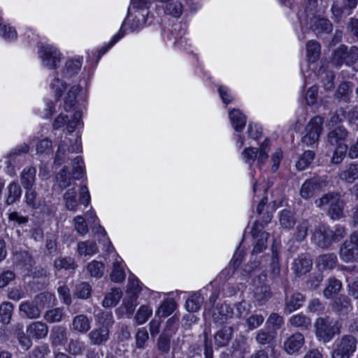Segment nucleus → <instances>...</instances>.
<instances>
[{
	"instance_id": "nucleus-1",
	"label": "nucleus",
	"mask_w": 358,
	"mask_h": 358,
	"mask_svg": "<svg viewBox=\"0 0 358 358\" xmlns=\"http://www.w3.org/2000/svg\"><path fill=\"white\" fill-rule=\"evenodd\" d=\"M346 229L343 226L337 224L331 228L321 224L311 231V242L322 249H328L334 243L340 242L346 236Z\"/></svg>"
},
{
	"instance_id": "nucleus-2",
	"label": "nucleus",
	"mask_w": 358,
	"mask_h": 358,
	"mask_svg": "<svg viewBox=\"0 0 358 358\" xmlns=\"http://www.w3.org/2000/svg\"><path fill=\"white\" fill-rule=\"evenodd\" d=\"M341 326L338 321H334L327 315L316 318L313 324L315 336L323 344L329 343L336 336L339 335Z\"/></svg>"
},
{
	"instance_id": "nucleus-3",
	"label": "nucleus",
	"mask_w": 358,
	"mask_h": 358,
	"mask_svg": "<svg viewBox=\"0 0 358 358\" xmlns=\"http://www.w3.org/2000/svg\"><path fill=\"white\" fill-rule=\"evenodd\" d=\"M315 204L320 208L329 205L327 215L331 220H338L344 217V201L338 192H331L324 194L315 201Z\"/></svg>"
},
{
	"instance_id": "nucleus-4",
	"label": "nucleus",
	"mask_w": 358,
	"mask_h": 358,
	"mask_svg": "<svg viewBox=\"0 0 358 358\" xmlns=\"http://www.w3.org/2000/svg\"><path fill=\"white\" fill-rule=\"evenodd\" d=\"M324 118L321 116L313 117L305 127L301 143L307 147L317 146L323 130Z\"/></svg>"
},
{
	"instance_id": "nucleus-5",
	"label": "nucleus",
	"mask_w": 358,
	"mask_h": 358,
	"mask_svg": "<svg viewBox=\"0 0 358 358\" xmlns=\"http://www.w3.org/2000/svg\"><path fill=\"white\" fill-rule=\"evenodd\" d=\"M358 0H333L331 8V19L334 23H341L350 15L357 7Z\"/></svg>"
},
{
	"instance_id": "nucleus-6",
	"label": "nucleus",
	"mask_w": 358,
	"mask_h": 358,
	"mask_svg": "<svg viewBox=\"0 0 358 358\" xmlns=\"http://www.w3.org/2000/svg\"><path fill=\"white\" fill-rule=\"evenodd\" d=\"M357 341L352 335H344L335 342L331 358H351L357 350Z\"/></svg>"
},
{
	"instance_id": "nucleus-7",
	"label": "nucleus",
	"mask_w": 358,
	"mask_h": 358,
	"mask_svg": "<svg viewBox=\"0 0 358 358\" xmlns=\"http://www.w3.org/2000/svg\"><path fill=\"white\" fill-rule=\"evenodd\" d=\"M358 61V47L352 45L348 48L345 45H339L332 54L331 62L336 66L343 64L350 66Z\"/></svg>"
},
{
	"instance_id": "nucleus-8",
	"label": "nucleus",
	"mask_w": 358,
	"mask_h": 358,
	"mask_svg": "<svg viewBox=\"0 0 358 358\" xmlns=\"http://www.w3.org/2000/svg\"><path fill=\"white\" fill-rule=\"evenodd\" d=\"M329 183L327 176H314L304 181L301 187L299 194L301 198L308 200L313 197L315 192L323 191Z\"/></svg>"
},
{
	"instance_id": "nucleus-9",
	"label": "nucleus",
	"mask_w": 358,
	"mask_h": 358,
	"mask_svg": "<svg viewBox=\"0 0 358 358\" xmlns=\"http://www.w3.org/2000/svg\"><path fill=\"white\" fill-rule=\"evenodd\" d=\"M45 299L43 293L35 296L31 301H22L19 306V311L22 316L30 320L38 319L41 316L43 306L41 303Z\"/></svg>"
},
{
	"instance_id": "nucleus-10",
	"label": "nucleus",
	"mask_w": 358,
	"mask_h": 358,
	"mask_svg": "<svg viewBox=\"0 0 358 358\" xmlns=\"http://www.w3.org/2000/svg\"><path fill=\"white\" fill-rule=\"evenodd\" d=\"M61 54L54 46L46 44L41 45L38 49V56L43 66L50 69H57L61 62Z\"/></svg>"
},
{
	"instance_id": "nucleus-11",
	"label": "nucleus",
	"mask_w": 358,
	"mask_h": 358,
	"mask_svg": "<svg viewBox=\"0 0 358 358\" xmlns=\"http://www.w3.org/2000/svg\"><path fill=\"white\" fill-rule=\"evenodd\" d=\"M349 137L348 129L343 125H336L330 128L327 134V143L331 146L348 145Z\"/></svg>"
},
{
	"instance_id": "nucleus-12",
	"label": "nucleus",
	"mask_w": 358,
	"mask_h": 358,
	"mask_svg": "<svg viewBox=\"0 0 358 358\" xmlns=\"http://www.w3.org/2000/svg\"><path fill=\"white\" fill-rule=\"evenodd\" d=\"M331 308L339 317H346L353 309L352 300L348 296L341 294L332 301Z\"/></svg>"
},
{
	"instance_id": "nucleus-13",
	"label": "nucleus",
	"mask_w": 358,
	"mask_h": 358,
	"mask_svg": "<svg viewBox=\"0 0 358 358\" xmlns=\"http://www.w3.org/2000/svg\"><path fill=\"white\" fill-rule=\"evenodd\" d=\"M284 287L285 291V312L290 314L301 308L305 301L306 297L298 292H294L289 294V289L287 285Z\"/></svg>"
},
{
	"instance_id": "nucleus-14",
	"label": "nucleus",
	"mask_w": 358,
	"mask_h": 358,
	"mask_svg": "<svg viewBox=\"0 0 358 358\" xmlns=\"http://www.w3.org/2000/svg\"><path fill=\"white\" fill-rule=\"evenodd\" d=\"M265 278V275L262 276L259 275V285H256L254 289V300L259 306L265 305L273 295L270 286L261 282V280H264Z\"/></svg>"
},
{
	"instance_id": "nucleus-15",
	"label": "nucleus",
	"mask_w": 358,
	"mask_h": 358,
	"mask_svg": "<svg viewBox=\"0 0 358 358\" xmlns=\"http://www.w3.org/2000/svg\"><path fill=\"white\" fill-rule=\"evenodd\" d=\"M264 225L256 221L251 230L252 236L257 239L252 253H260L266 248L269 234L264 231Z\"/></svg>"
},
{
	"instance_id": "nucleus-16",
	"label": "nucleus",
	"mask_w": 358,
	"mask_h": 358,
	"mask_svg": "<svg viewBox=\"0 0 358 358\" xmlns=\"http://www.w3.org/2000/svg\"><path fill=\"white\" fill-rule=\"evenodd\" d=\"M309 28L317 35L330 34L333 31V23L330 20L319 15L310 18Z\"/></svg>"
},
{
	"instance_id": "nucleus-17",
	"label": "nucleus",
	"mask_w": 358,
	"mask_h": 358,
	"mask_svg": "<svg viewBox=\"0 0 358 358\" xmlns=\"http://www.w3.org/2000/svg\"><path fill=\"white\" fill-rule=\"evenodd\" d=\"M313 262L310 254L304 253L294 259L292 269L296 276H301L308 273L312 268Z\"/></svg>"
},
{
	"instance_id": "nucleus-18",
	"label": "nucleus",
	"mask_w": 358,
	"mask_h": 358,
	"mask_svg": "<svg viewBox=\"0 0 358 358\" xmlns=\"http://www.w3.org/2000/svg\"><path fill=\"white\" fill-rule=\"evenodd\" d=\"M304 343V336L300 332H296L286 338L283 343V348L287 353L293 355L298 352Z\"/></svg>"
},
{
	"instance_id": "nucleus-19",
	"label": "nucleus",
	"mask_w": 358,
	"mask_h": 358,
	"mask_svg": "<svg viewBox=\"0 0 358 358\" xmlns=\"http://www.w3.org/2000/svg\"><path fill=\"white\" fill-rule=\"evenodd\" d=\"M234 329L231 326H223L214 335L215 345L218 348H224L229 345L234 337Z\"/></svg>"
},
{
	"instance_id": "nucleus-20",
	"label": "nucleus",
	"mask_w": 358,
	"mask_h": 358,
	"mask_svg": "<svg viewBox=\"0 0 358 358\" xmlns=\"http://www.w3.org/2000/svg\"><path fill=\"white\" fill-rule=\"evenodd\" d=\"M48 326L43 322H34L27 327V334L34 339H42L48 334Z\"/></svg>"
},
{
	"instance_id": "nucleus-21",
	"label": "nucleus",
	"mask_w": 358,
	"mask_h": 358,
	"mask_svg": "<svg viewBox=\"0 0 358 358\" xmlns=\"http://www.w3.org/2000/svg\"><path fill=\"white\" fill-rule=\"evenodd\" d=\"M339 255L344 262H353L358 259V248L345 240L340 247Z\"/></svg>"
},
{
	"instance_id": "nucleus-22",
	"label": "nucleus",
	"mask_w": 358,
	"mask_h": 358,
	"mask_svg": "<svg viewBox=\"0 0 358 358\" xmlns=\"http://www.w3.org/2000/svg\"><path fill=\"white\" fill-rule=\"evenodd\" d=\"M234 312L227 303H217L213 313V320L216 322H224L233 317Z\"/></svg>"
},
{
	"instance_id": "nucleus-23",
	"label": "nucleus",
	"mask_w": 358,
	"mask_h": 358,
	"mask_svg": "<svg viewBox=\"0 0 358 358\" xmlns=\"http://www.w3.org/2000/svg\"><path fill=\"white\" fill-rule=\"evenodd\" d=\"M317 76L326 91H331L334 89L336 74L333 71L321 67L318 70Z\"/></svg>"
},
{
	"instance_id": "nucleus-24",
	"label": "nucleus",
	"mask_w": 358,
	"mask_h": 358,
	"mask_svg": "<svg viewBox=\"0 0 358 358\" xmlns=\"http://www.w3.org/2000/svg\"><path fill=\"white\" fill-rule=\"evenodd\" d=\"M352 84L350 82L344 81L341 83L334 94V99L340 102L350 103L352 92Z\"/></svg>"
},
{
	"instance_id": "nucleus-25",
	"label": "nucleus",
	"mask_w": 358,
	"mask_h": 358,
	"mask_svg": "<svg viewBox=\"0 0 358 358\" xmlns=\"http://www.w3.org/2000/svg\"><path fill=\"white\" fill-rule=\"evenodd\" d=\"M88 338L90 343L94 345H101L109 339V330L103 327L92 330Z\"/></svg>"
},
{
	"instance_id": "nucleus-26",
	"label": "nucleus",
	"mask_w": 358,
	"mask_h": 358,
	"mask_svg": "<svg viewBox=\"0 0 358 358\" xmlns=\"http://www.w3.org/2000/svg\"><path fill=\"white\" fill-rule=\"evenodd\" d=\"M50 338L52 345H64L68 340L66 329L62 326L54 327Z\"/></svg>"
},
{
	"instance_id": "nucleus-27",
	"label": "nucleus",
	"mask_w": 358,
	"mask_h": 358,
	"mask_svg": "<svg viewBox=\"0 0 358 358\" xmlns=\"http://www.w3.org/2000/svg\"><path fill=\"white\" fill-rule=\"evenodd\" d=\"M36 169L34 166H28L23 169L20 174V182L25 189L33 187L36 180Z\"/></svg>"
},
{
	"instance_id": "nucleus-28",
	"label": "nucleus",
	"mask_w": 358,
	"mask_h": 358,
	"mask_svg": "<svg viewBox=\"0 0 358 358\" xmlns=\"http://www.w3.org/2000/svg\"><path fill=\"white\" fill-rule=\"evenodd\" d=\"M288 323L294 327L302 331L308 330L311 327L310 318L303 313H298L292 315L288 320Z\"/></svg>"
},
{
	"instance_id": "nucleus-29",
	"label": "nucleus",
	"mask_w": 358,
	"mask_h": 358,
	"mask_svg": "<svg viewBox=\"0 0 358 358\" xmlns=\"http://www.w3.org/2000/svg\"><path fill=\"white\" fill-rule=\"evenodd\" d=\"M229 118L233 127L237 132L241 131L245 126L246 117L238 109H233L229 112Z\"/></svg>"
},
{
	"instance_id": "nucleus-30",
	"label": "nucleus",
	"mask_w": 358,
	"mask_h": 358,
	"mask_svg": "<svg viewBox=\"0 0 358 358\" xmlns=\"http://www.w3.org/2000/svg\"><path fill=\"white\" fill-rule=\"evenodd\" d=\"M29 145L26 143H23L13 149L7 155L8 166H15L16 162L18 161L17 158L27 154L29 152Z\"/></svg>"
},
{
	"instance_id": "nucleus-31",
	"label": "nucleus",
	"mask_w": 358,
	"mask_h": 358,
	"mask_svg": "<svg viewBox=\"0 0 358 358\" xmlns=\"http://www.w3.org/2000/svg\"><path fill=\"white\" fill-rule=\"evenodd\" d=\"M73 329L81 333H87L91 328V322L90 319L85 315H78L73 319Z\"/></svg>"
},
{
	"instance_id": "nucleus-32",
	"label": "nucleus",
	"mask_w": 358,
	"mask_h": 358,
	"mask_svg": "<svg viewBox=\"0 0 358 358\" xmlns=\"http://www.w3.org/2000/svg\"><path fill=\"white\" fill-rule=\"evenodd\" d=\"M321 45L315 40H310L306 43V57L309 62L314 63L320 57Z\"/></svg>"
},
{
	"instance_id": "nucleus-33",
	"label": "nucleus",
	"mask_w": 358,
	"mask_h": 358,
	"mask_svg": "<svg viewBox=\"0 0 358 358\" xmlns=\"http://www.w3.org/2000/svg\"><path fill=\"white\" fill-rule=\"evenodd\" d=\"M54 266L57 270H76L78 268V264L74 258L71 257H59L54 261Z\"/></svg>"
},
{
	"instance_id": "nucleus-34",
	"label": "nucleus",
	"mask_w": 358,
	"mask_h": 358,
	"mask_svg": "<svg viewBox=\"0 0 358 358\" xmlns=\"http://www.w3.org/2000/svg\"><path fill=\"white\" fill-rule=\"evenodd\" d=\"M81 68V63L78 59H69L65 63L62 70L64 78H71L78 73Z\"/></svg>"
},
{
	"instance_id": "nucleus-35",
	"label": "nucleus",
	"mask_w": 358,
	"mask_h": 358,
	"mask_svg": "<svg viewBox=\"0 0 358 358\" xmlns=\"http://www.w3.org/2000/svg\"><path fill=\"white\" fill-rule=\"evenodd\" d=\"M122 296V292L120 288H113L104 297L102 302L103 307L115 306Z\"/></svg>"
},
{
	"instance_id": "nucleus-36",
	"label": "nucleus",
	"mask_w": 358,
	"mask_h": 358,
	"mask_svg": "<svg viewBox=\"0 0 358 358\" xmlns=\"http://www.w3.org/2000/svg\"><path fill=\"white\" fill-rule=\"evenodd\" d=\"M339 178L346 182L352 183L358 179V164H350L346 169L341 171Z\"/></svg>"
},
{
	"instance_id": "nucleus-37",
	"label": "nucleus",
	"mask_w": 358,
	"mask_h": 358,
	"mask_svg": "<svg viewBox=\"0 0 358 358\" xmlns=\"http://www.w3.org/2000/svg\"><path fill=\"white\" fill-rule=\"evenodd\" d=\"M8 196L6 200L7 205H12L18 201L22 194V188L20 185L16 182H12L8 186Z\"/></svg>"
},
{
	"instance_id": "nucleus-38",
	"label": "nucleus",
	"mask_w": 358,
	"mask_h": 358,
	"mask_svg": "<svg viewBox=\"0 0 358 358\" xmlns=\"http://www.w3.org/2000/svg\"><path fill=\"white\" fill-rule=\"evenodd\" d=\"M341 288L342 282L339 280L335 278H330L327 280L326 287L323 291V294L327 299H329L338 294Z\"/></svg>"
},
{
	"instance_id": "nucleus-39",
	"label": "nucleus",
	"mask_w": 358,
	"mask_h": 358,
	"mask_svg": "<svg viewBox=\"0 0 358 358\" xmlns=\"http://www.w3.org/2000/svg\"><path fill=\"white\" fill-rule=\"evenodd\" d=\"M275 335L276 332L275 331L262 329L257 332L255 341L261 345H271L274 341Z\"/></svg>"
},
{
	"instance_id": "nucleus-40",
	"label": "nucleus",
	"mask_w": 358,
	"mask_h": 358,
	"mask_svg": "<svg viewBox=\"0 0 358 358\" xmlns=\"http://www.w3.org/2000/svg\"><path fill=\"white\" fill-rule=\"evenodd\" d=\"M296 217L293 211L283 209L279 215L280 224L285 229H290L296 224Z\"/></svg>"
},
{
	"instance_id": "nucleus-41",
	"label": "nucleus",
	"mask_w": 358,
	"mask_h": 358,
	"mask_svg": "<svg viewBox=\"0 0 358 358\" xmlns=\"http://www.w3.org/2000/svg\"><path fill=\"white\" fill-rule=\"evenodd\" d=\"M317 263L323 269H332L337 263V256L334 253H327L317 257Z\"/></svg>"
},
{
	"instance_id": "nucleus-42",
	"label": "nucleus",
	"mask_w": 358,
	"mask_h": 358,
	"mask_svg": "<svg viewBox=\"0 0 358 358\" xmlns=\"http://www.w3.org/2000/svg\"><path fill=\"white\" fill-rule=\"evenodd\" d=\"M204 301L203 297L199 293L193 294L186 301L185 307L188 312L194 313L198 311Z\"/></svg>"
},
{
	"instance_id": "nucleus-43",
	"label": "nucleus",
	"mask_w": 358,
	"mask_h": 358,
	"mask_svg": "<svg viewBox=\"0 0 358 358\" xmlns=\"http://www.w3.org/2000/svg\"><path fill=\"white\" fill-rule=\"evenodd\" d=\"M77 252L80 255H92L98 252V247L96 243L87 241L78 243Z\"/></svg>"
},
{
	"instance_id": "nucleus-44",
	"label": "nucleus",
	"mask_w": 358,
	"mask_h": 358,
	"mask_svg": "<svg viewBox=\"0 0 358 358\" xmlns=\"http://www.w3.org/2000/svg\"><path fill=\"white\" fill-rule=\"evenodd\" d=\"M315 153L312 150H306L296 162V168L299 171H303L309 166L315 159Z\"/></svg>"
},
{
	"instance_id": "nucleus-45",
	"label": "nucleus",
	"mask_w": 358,
	"mask_h": 358,
	"mask_svg": "<svg viewBox=\"0 0 358 358\" xmlns=\"http://www.w3.org/2000/svg\"><path fill=\"white\" fill-rule=\"evenodd\" d=\"M14 306L10 302L5 301L0 305V317L3 324H8L10 322Z\"/></svg>"
},
{
	"instance_id": "nucleus-46",
	"label": "nucleus",
	"mask_w": 358,
	"mask_h": 358,
	"mask_svg": "<svg viewBox=\"0 0 358 358\" xmlns=\"http://www.w3.org/2000/svg\"><path fill=\"white\" fill-rule=\"evenodd\" d=\"M85 350L84 343L78 338L69 340L66 351L71 355H81Z\"/></svg>"
},
{
	"instance_id": "nucleus-47",
	"label": "nucleus",
	"mask_w": 358,
	"mask_h": 358,
	"mask_svg": "<svg viewBox=\"0 0 358 358\" xmlns=\"http://www.w3.org/2000/svg\"><path fill=\"white\" fill-rule=\"evenodd\" d=\"M87 270L91 277L100 278L104 273L105 266L101 262L93 260L87 264Z\"/></svg>"
},
{
	"instance_id": "nucleus-48",
	"label": "nucleus",
	"mask_w": 358,
	"mask_h": 358,
	"mask_svg": "<svg viewBox=\"0 0 358 358\" xmlns=\"http://www.w3.org/2000/svg\"><path fill=\"white\" fill-rule=\"evenodd\" d=\"M270 277L273 284L285 287L287 280L280 275V266L279 264L270 263Z\"/></svg>"
},
{
	"instance_id": "nucleus-49",
	"label": "nucleus",
	"mask_w": 358,
	"mask_h": 358,
	"mask_svg": "<svg viewBox=\"0 0 358 358\" xmlns=\"http://www.w3.org/2000/svg\"><path fill=\"white\" fill-rule=\"evenodd\" d=\"M80 87L78 85H74L68 92L67 96L64 100V108L66 111L70 110L76 103V97Z\"/></svg>"
},
{
	"instance_id": "nucleus-50",
	"label": "nucleus",
	"mask_w": 358,
	"mask_h": 358,
	"mask_svg": "<svg viewBox=\"0 0 358 358\" xmlns=\"http://www.w3.org/2000/svg\"><path fill=\"white\" fill-rule=\"evenodd\" d=\"M171 334L166 331H164L159 336L157 346L159 351L162 353H168L171 348Z\"/></svg>"
},
{
	"instance_id": "nucleus-51",
	"label": "nucleus",
	"mask_w": 358,
	"mask_h": 358,
	"mask_svg": "<svg viewBox=\"0 0 358 358\" xmlns=\"http://www.w3.org/2000/svg\"><path fill=\"white\" fill-rule=\"evenodd\" d=\"M137 299L136 296H129L128 299H124L123 301L120 310L123 313L126 314L128 317H131L134 314L137 305Z\"/></svg>"
},
{
	"instance_id": "nucleus-52",
	"label": "nucleus",
	"mask_w": 358,
	"mask_h": 358,
	"mask_svg": "<svg viewBox=\"0 0 358 358\" xmlns=\"http://www.w3.org/2000/svg\"><path fill=\"white\" fill-rule=\"evenodd\" d=\"M264 321L262 314L255 313L245 320V326L249 331L254 330L260 327Z\"/></svg>"
},
{
	"instance_id": "nucleus-53",
	"label": "nucleus",
	"mask_w": 358,
	"mask_h": 358,
	"mask_svg": "<svg viewBox=\"0 0 358 358\" xmlns=\"http://www.w3.org/2000/svg\"><path fill=\"white\" fill-rule=\"evenodd\" d=\"M69 167L64 166L56 175V180L59 187L64 189L71 185V177L67 175Z\"/></svg>"
},
{
	"instance_id": "nucleus-54",
	"label": "nucleus",
	"mask_w": 358,
	"mask_h": 358,
	"mask_svg": "<svg viewBox=\"0 0 358 358\" xmlns=\"http://www.w3.org/2000/svg\"><path fill=\"white\" fill-rule=\"evenodd\" d=\"M76 194L77 192L75 188L68 189L64 194L65 206L69 210L75 211L76 210L78 206Z\"/></svg>"
},
{
	"instance_id": "nucleus-55",
	"label": "nucleus",
	"mask_w": 358,
	"mask_h": 358,
	"mask_svg": "<svg viewBox=\"0 0 358 358\" xmlns=\"http://www.w3.org/2000/svg\"><path fill=\"white\" fill-rule=\"evenodd\" d=\"M176 306V304L173 300H166L158 308L156 314L160 317H166L174 311Z\"/></svg>"
},
{
	"instance_id": "nucleus-56",
	"label": "nucleus",
	"mask_w": 358,
	"mask_h": 358,
	"mask_svg": "<svg viewBox=\"0 0 358 358\" xmlns=\"http://www.w3.org/2000/svg\"><path fill=\"white\" fill-rule=\"evenodd\" d=\"M111 280L115 282H121L125 278V273L123 265L121 262H115L113 263V271L110 275Z\"/></svg>"
},
{
	"instance_id": "nucleus-57",
	"label": "nucleus",
	"mask_w": 358,
	"mask_h": 358,
	"mask_svg": "<svg viewBox=\"0 0 358 358\" xmlns=\"http://www.w3.org/2000/svg\"><path fill=\"white\" fill-rule=\"evenodd\" d=\"M152 309L145 305L141 306L136 312L134 317L135 321L138 324H144L152 315Z\"/></svg>"
},
{
	"instance_id": "nucleus-58",
	"label": "nucleus",
	"mask_w": 358,
	"mask_h": 358,
	"mask_svg": "<svg viewBox=\"0 0 358 358\" xmlns=\"http://www.w3.org/2000/svg\"><path fill=\"white\" fill-rule=\"evenodd\" d=\"M92 286L87 282H81L76 286L75 294L82 299H87L91 296Z\"/></svg>"
},
{
	"instance_id": "nucleus-59",
	"label": "nucleus",
	"mask_w": 358,
	"mask_h": 358,
	"mask_svg": "<svg viewBox=\"0 0 358 358\" xmlns=\"http://www.w3.org/2000/svg\"><path fill=\"white\" fill-rule=\"evenodd\" d=\"M64 315L63 310L60 308H55L48 310L44 315V319L50 323L59 322Z\"/></svg>"
},
{
	"instance_id": "nucleus-60",
	"label": "nucleus",
	"mask_w": 358,
	"mask_h": 358,
	"mask_svg": "<svg viewBox=\"0 0 358 358\" xmlns=\"http://www.w3.org/2000/svg\"><path fill=\"white\" fill-rule=\"evenodd\" d=\"M0 36L6 41L14 40L17 38V31L14 27L0 21Z\"/></svg>"
},
{
	"instance_id": "nucleus-61",
	"label": "nucleus",
	"mask_w": 358,
	"mask_h": 358,
	"mask_svg": "<svg viewBox=\"0 0 358 358\" xmlns=\"http://www.w3.org/2000/svg\"><path fill=\"white\" fill-rule=\"evenodd\" d=\"M309 222L306 220H302L296 227L294 234L295 239L301 242L303 241L308 235L309 229Z\"/></svg>"
},
{
	"instance_id": "nucleus-62",
	"label": "nucleus",
	"mask_w": 358,
	"mask_h": 358,
	"mask_svg": "<svg viewBox=\"0 0 358 358\" xmlns=\"http://www.w3.org/2000/svg\"><path fill=\"white\" fill-rule=\"evenodd\" d=\"M50 87L55 92L56 101H59L63 92L66 89V83L59 78L55 77L51 82Z\"/></svg>"
},
{
	"instance_id": "nucleus-63",
	"label": "nucleus",
	"mask_w": 358,
	"mask_h": 358,
	"mask_svg": "<svg viewBox=\"0 0 358 358\" xmlns=\"http://www.w3.org/2000/svg\"><path fill=\"white\" fill-rule=\"evenodd\" d=\"M183 10V6L180 1H174L166 5L165 13L174 17H178L181 15Z\"/></svg>"
},
{
	"instance_id": "nucleus-64",
	"label": "nucleus",
	"mask_w": 358,
	"mask_h": 358,
	"mask_svg": "<svg viewBox=\"0 0 358 358\" xmlns=\"http://www.w3.org/2000/svg\"><path fill=\"white\" fill-rule=\"evenodd\" d=\"M347 292L348 296L355 300L358 299V276L347 279Z\"/></svg>"
}]
</instances>
